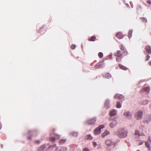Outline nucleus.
I'll return each mask as SVG.
<instances>
[{
  "mask_svg": "<svg viewBox=\"0 0 151 151\" xmlns=\"http://www.w3.org/2000/svg\"><path fill=\"white\" fill-rule=\"evenodd\" d=\"M116 37H117L118 39H122L124 37L123 35L120 32H117L116 34Z\"/></svg>",
  "mask_w": 151,
  "mask_h": 151,
  "instance_id": "1a4fd4ad",
  "label": "nucleus"
},
{
  "mask_svg": "<svg viewBox=\"0 0 151 151\" xmlns=\"http://www.w3.org/2000/svg\"><path fill=\"white\" fill-rule=\"evenodd\" d=\"M135 134L136 135H138L139 136H142L144 135L142 134H139V132L138 131H136L135 132Z\"/></svg>",
  "mask_w": 151,
  "mask_h": 151,
  "instance_id": "c756f323",
  "label": "nucleus"
},
{
  "mask_svg": "<svg viewBox=\"0 0 151 151\" xmlns=\"http://www.w3.org/2000/svg\"><path fill=\"white\" fill-rule=\"evenodd\" d=\"M145 49L149 54H151V48L149 45L146 46Z\"/></svg>",
  "mask_w": 151,
  "mask_h": 151,
  "instance_id": "4468645a",
  "label": "nucleus"
},
{
  "mask_svg": "<svg viewBox=\"0 0 151 151\" xmlns=\"http://www.w3.org/2000/svg\"><path fill=\"white\" fill-rule=\"evenodd\" d=\"M121 107V105L119 102H117L116 107L117 108H119Z\"/></svg>",
  "mask_w": 151,
  "mask_h": 151,
  "instance_id": "7c9ffc66",
  "label": "nucleus"
},
{
  "mask_svg": "<svg viewBox=\"0 0 151 151\" xmlns=\"http://www.w3.org/2000/svg\"><path fill=\"white\" fill-rule=\"evenodd\" d=\"M106 145L108 146H110L114 144L115 143L111 139H108L105 141Z\"/></svg>",
  "mask_w": 151,
  "mask_h": 151,
  "instance_id": "423d86ee",
  "label": "nucleus"
},
{
  "mask_svg": "<svg viewBox=\"0 0 151 151\" xmlns=\"http://www.w3.org/2000/svg\"><path fill=\"white\" fill-rule=\"evenodd\" d=\"M93 145L95 147L97 145V143L96 142H93Z\"/></svg>",
  "mask_w": 151,
  "mask_h": 151,
  "instance_id": "58836bf2",
  "label": "nucleus"
},
{
  "mask_svg": "<svg viewBox=\"0 0 151 151\" xmlns=\"http://www.w3.org/2000/svg\"><path fill=\"white\" fill-rule=\"evenodd\" d=\"M83 151H89V150L86 147L84 148Z\"/></svg>",
  "mask_w": 151,
  "mask_h": 151,
  "instance_id": "e433bc0d",
  "label": "nucleus"
},
{
  "mask_svg": "<svg viewBox=\"0 0 151 151\" xmlns=\"http://www.w3.org/2000/svg\"><path fill=\"white\" fill-rule=\"evenodd\" d=\"M149 63L150 65H151V60L149 62Z\"/></svg>",
  "mask_w": 151,
  "mask_h": 151,
  "instance_id": "c03bdc74",
  "label": "nucleus"
},
{
  "mask_svg": "<svg viewBox=\"0 0 151 151\" xmlns=\"http://www.w3.org/2000/svg\"><path fill=\"white\" fill-rule=\"evenodd\" d=\"M86 138L87 139L91 140L93 139V137L90 134H88L86 136Z\"/></svg>",
  "mask_w": 151,
  "mask_h": 151,
  "instance_id": "a878e982",
  "label": "nucleus"
},
{
  "mask_svg": "<svg viewBox=\"0 0 151 151\" xmlns=\"http://www.w3.org/2000/svg\"><path fill=\"white\" fill-rule=\"evenodd\" d=\"M145 146L148 148L149 150H151L150 144H149L147 142H145Z\"/></svg>",
  "mask_w": 151,
  "mask_h": 151,
  "instance_id": "5701e85b",
  "label": "nucleus"
},
{
  "mask_svg": "<svg viewBox=\"0 0 151 151\" xmlns=\"http://www.w3.org/2000/svg\"><path fill=\"white\" fill-rule=\"evenodd\" d=\"M124 114L126 117L129 118L130 119L131 118L132 114L129 111H126L124 112Z\"/></svg>",
  "mask_w": 151,
  "mask_h": 151,
  "instance_id": "f8f14e48",
  "label": "nucleus"
},
{
  "mask_svg": "<svg viewBox=\"0 0 151 151\" xmlns=\"http://www.w3.org/2000/svg\"><path fill=\"white\" fill-rule=\"evenodd\" d=\"M109 132L107 130L105 131L103 133L102 135V137L104 138L107 135L109 134Z\"/></svg>",
  "mask_w": 151,
  "mask_h": 151,
  "instance_id": "aec40b11",
  "label": "nucleus"
},
{
  "mask_svg": "<svg viewBox=\"0 0 151 151\" xmlns=\"http://www.w3.org/2000/svg\"><path fill=\"white\" fill-rule=\"evenodd\" d=\"M148 139L150 141V142H151V138H150V137H148Z\"/></svg>",
  "mask_w": 151,
  "mask_h": 151,
  "instance_id": "79ce46f5",
  "label": "nucleus"
},
{
  "mask_svg": "<svg viewBox=\"0 0 151 151\" xmlns=\"http://www.w3.org/2000/svg\"><path fill=\"white\" fill-rule=\"evenodd\" d=\"M98 56L100 58H102L103 56V54L102 52H99L98 53Z\"/></svg>",
  "mask_w": 151,
  "mask_h": 151,
  "instance_id": "2f4dec72",
  "label": "nucleus"
},
{
  "mask_svg": "<svg viewBox=\"0 0 151 151\" xmlns=\"http://www.w3.org/2000/svg\"><path fill=\"white\" fill-rule=\"evenodd\" d=\"M65 139H61L59 142V143L60 144H64L66 142Z\"/></svg>",
  "mask_w": 151,
  "mask_h": 151,
  "instance_id": "c85d7f7f",
  "label": "nucleus"
},
{
  "mask_svg": "<svg viewBox=\"0 0 151 151\" xmlns=\"http://www.w3.org/2000/svg\"><path fill=\"white\" fill-rule=\"evenodd\" d=\"M116 61L117 62H120L121 61L122 59V57L116 56Z\"/></svg>",
  "mask_w": 151,
  "mask_h": 151,
  "instance_id": "bb28decb",
  "label": "nucleus"
},
{
  "mask_svg": "<svg viewBox=\"0 0 151 151\" xmlns=\"http://www.w3.org/2000/svg\"><path fill=\"white\" fill-rule=\"evenodd\" d=\"M96 121V118L95 117H93L88 120L86 123L88 125H92L94 124Z\"/></svg>",
  "mask_w": 151,
  "mask_h": 151,
  "instance_id": "7ed1b4c3",
  "label": "nucleus"
},
{
  "mask_svg": "<svg viewBox=\"0 0 151 151\" xmlns=\"http://www.w3.org/2000/svg\"><path fill=\"white\" fill-rule=\"evenodd\" d=\"M117 124L116 121L115 120L111 122L110 124V126L111 128L114 127Z\"/></svg>",
  "mask_w": 151,
  "mask_h": 151,
  "instance_id": "2eb2a0df",
  "label": "nucleus"
},
{
  "mask_svg": "<svg viewBox=\"0 0 151 151\" xmlns=\"http://www.w3.org/2000/svg\"><path fill=\"white\" fill-rule=\"evenodd\" d=\"M60 138V136L58 134H54V137H51L50 140L52 142H54L56 139H59Z\"/></svg>",
  "mask_w": 151,
  "mask_h": 151,
  "instance_id": "0eeeda50",
  "label": "nucleus"
},
{
  "mask_svg": "<svg viewBox=\"0 0 151 151\" xmlns=\"http://www.w3.org/2000/svg\"><path fill=\"white\" fill-rule=\"evenodd\" d=\"M103 63L102 62H100L96 64L94 66V67L96 69H97L100 68H102L103 66Z\"/></svg>",
  "mask_w": 151,
  "mask_h": 151,
  "instance_id": "6e6552de",
  "label": "nucleus"
},
{
  "mask_svg": "<svg viewBox=\"0 0 151 151\" xmlns=\"http://www.w3.org/2000/svg\"><path fill=\"white\" fill-rule=\"evenodd\" d=\"M57 150H58L59 151H62V150L61 147L60 148H57L56 150V151Z\"/></svg>",
  "mask_w": 151,
  "mask_h": 151,
  "instance_id": "4c0bfd02",
  "label": "nucleus"
},
{
  "mask_svg": "<svg viewBox=\"0 0 151 151\" xmlns=\"http://www.w3.org/2000/svg\"><path fill=\"white\" fill-rule=\"evenodd\" d=\"M147 2L149 4H151V1L150 0H148L147 1Z\"/></svg>",
  "mask_w": 151,
  "mask_h": 151,
  "instance_id": "ea45409f",
  "label": "nucleus"
},
{
  "mask_svg": "<svg viewBox=\"0 0 151 151\" xmlns=\"http://www.w3.org/2000/svg\"><path fill=\"white\" fill-rule=\"evenodd\" d=\"M151 120V116H148L144 119V122L145 123H148Z\"/></svg>",
  "mask_w": 151,
  "mask_h": 151,
  "instance_id": "9b49d317",
  "label": "nucleus"
},
{
  "mask_svg": "<svg viewBox=\"0 0 151 151\" xmlns=\"http://www.w3.org/2000/svg\"><path fill=\"white\" fill-rule=\"evenodd\" d=\"M119 47L121 50L120 51H122V52H124V53L126 54H127L128 53L127 51L122 45H121L119 46Z\"/></svg>",
  "mask_w": 151,
  "mask_h": 151,
  "instance_id": "9d476101",
  "label": "nucleus"
},
{
  "mask_svg": "<svg viewBox=\"0 0 151 151\" xmlns=\"http://www.w3.org/2000/svg\"><path fill=\"white\" fill-rule=\"evenodd\" d=\"M103 77L105 78H109L111 77V76L110 74L109 73H106L104 74L103 76Z\"/></svg>",
  "mask_w": 151,
  "mask_h": 151,
  "instance_id": "f3484780",
  "label": "nucleus"
},
{
  "mask_svg": "<svg viewBox=\"0 0 151 151\" xmlns=\"http://www.w3.org/2000/svg\"><path fill=\"white\" fill-rule=\"evenodd\" d=\"M62 150V151H67V148L65 147H61ZM57 151H59L58 150H57Z\"/></svg>",
  "mask_w": 151,
  "mask_h": 151,
  "instance_id": "72a5a7b5",
  "label": "nucleus"
},
{
  "mask_svg": "<svg viewBox=\"0 0 151 151\" xmlns=\"http://www.w3.org/2000/svg\"><path fill=\"white\" fill-rule=\"evenodd\" d=\"M76 47L75 45H72L70 47L71 49L72 50L74 49Z\"/></svg>",
  "mask_w": 151,
  "mask_h": 151,
  "instance_id": "f704fd0d",
  "label": "nucleus"
},
{
  "mask_svg": "<svg viewBox=\"0 0 151 151\" xmlns=\"http://www.w3.org/2000/svg\"><path fill=\"white\" fill-rule=\"evenodd\" d=\"M133 31L132 30H130L129 31L128 33V37L129 38H130L132 36V33Z\"/></svg>",
  "mask_w": 151,
  "mask_h": 151,
  "instance_id": "393cba45",
  "label": "nucleus"
},
{
  "mask_svg": "<svg viewBox=\"0 0 151 151\" xmlns=\"http://www.w3.org/2000/svg\"><path fill=\"white\" fill-rule=\"evenodd\" d=\"M127 132H128L127 130L122 129L119 132L118 136L121 138L125 137L127 136Z\"/></svg>",
  "mask_w": 151,
  "mask_h": 151,
  "instance_id": "f257e3e1",
  "label": "nucleus"
},
{
  "mask_svg": "<svg viewBox=\"0 0 151 151\" xmlns=\"http://www.w3.org/2000/svg\"><path fill=\"white\" fill-rule=\"evenodd\" d=\"M148 103V102L147 100H145L142 102V104L143 105H145L147 104Z\"/></svg>",
  "mask_w": 151,
  "mask_h": 151,
  "instance_id": "473e14b6",
  "label": "nucleus"
},
{
  "mask_svg": "<svg viewBox=\"0 0 151 151\" xmlns=\"http://www.w3.org/2000/svg\"><path fill=\"white\" fill-rule=\"evenodd\" d=\"M28 139H31V137H28Z\"/></svg>",
  "mask_w": 151,
  "mask_h": 151,
  "instance_id": "a18cd8bd",
  "label": "nucleus"
},
{
  "mask_svg": "<svg viewBox=\"0 0 151 151\" xmlns=\"http://www.w3.org/2000/svg\"><path fill=\"white\" fill-rule=\"evenodd\" d=\"M143 90L147 93L149 92L150 89V88L148 87H144L142 88Z\"/></svg>",
  "mask_w": 151,
  "mask_h": 151,
  "instance_id": "4be33fe9",
  "label": "nucleus"
},
{
  "mask_svg": "<svg viewBox=\"0 0 151 151\" xmlns=\"http://www.w3.org/2000/svg\"><path fill=\"white\" fill-rule=\"evenodd\" d=\"M104 126L103 125H101L98 126L94 130V133L95 135H98L99 134L100 132L101 129L104 128Z\"/></svg>",
  "mask_w": 151,
  "mask_h": 151,
  "instance_id": "f03ea898",
  "label": "nucleus"
},
{
  "mask_svg": "<svg viewBox=\"0 0 151 151\" xmlns=\"http://www.w3.org/2000/svg\"><path fill=\"white\" fill-rule=\"evenodd\" d=\"M70 134L72 136L76 137L78 136V134L77 132H72L70 133Z\"/></svg>",
  "mask_w": 151,
  "mask_h": 151,
  "instance_id": "b1692460",
  "label": "nucleus"
},
{
  "mask_svg": "<svg viewBox=\"0 0 151 151\" xmlns=\"http://www.w3.org/2000/svg\"><path fill=\"white\" fill-rule=\"evenodd\" d=\"M142 111H140L136 114L135 117L137 120H140L142 119Z\"/></svg>",
  "mask_w": 151,
  "mask_h": 151,
  "instance_id": "20e7f679",
  "label": "nucleus"
},
{
  "mask_svg": "<svg viewBox=\"0 0 151 151\" xmlns=\"http://www.w3.org/2000/svg\"><path fill=\"white\" fill-rule=\"evenodd\" d=\"M114 98L116 99H124L123 96L121 94H117L115 95L114 96Z\"/></svg>",
  "mask_w": 151,
  "mask_h": 151,
  "instance_id": "ddd939ff",
  "label": "nucleus"
},
{
  "mask_svg": "<svg viewBox=\"0 0 151 151\" xmlns=\"http://www.w3.org/2000/svg\"><path fill=\"white\" fill-rule=\"evenodd\" d=\"M119 66L120 69L124 70H127L128 69V68H127L121 64H119Z\"/></svg>",
  "mask_w": 151,
  "mask_h": 151,
  "instance_id": "6ab92c4d",
  "label": "nucleus"
},
{
  "mask_svg": "<svg viewBox=\"0 0 151 151\" xmlns=\"http://www.w3.org/2000/svg\"><path fill=\"white\" fill-rule=\"evenodd\" d=\"M146 58L145 60V61H148L149 60L150 58V56L147 55L146 56Z\"/></svg>",
  "mask_w": 151,
  "mask_h": 151,
  "instance_id": "c9c22d12",
  "label": "nucleus"
},
{
  "mask_svg": "<svg viewBox=\"0 0 151 151\" xmlns=\"http://www.w3.org/2000/svg\"><path fill=\"white\" fill-rule=\"evenodd\" d=\"M55 129H54V130H53V132H54V131H55Z\"/></svg>",
  "mask_w": 151,
  "mask_h": 151,
  "instance_id": "49530a36",
  "label": "nucleus"
},
{
  "mask_svg": "<svg viewBox=\"0 0 151 151\" xmlns=\"http://www.w3.org/2000/svg\"><path fill=\"white\" fill-rule=\"evenodd\" d=\"M105 106L107 109L110 107L109 101L108 100H107L106 101L105 103Z\"/></svg>",
  "mask_w": 151,
  "mask_h": 151,
  "instance_id": "a211bd4d",
  "label": "nucleus"
},
{
  "mask_svg": "<svg viewBox=\"0 0 151 151\" xmlns=\"http://www.w3.org/2000/svg\"><path fill=\"white\" fill-rule=\"evenodd\" d=\"M96 37L95 36H93L90 37L88 39V40L90 41H95Z\"/></svg>",
  "mask_w": 151,
  "mask_h": 151,
  "instance_id": "412c9836",
  "label": "nucleus"
},
{
  "mask_svg": "<svg viewBox=\"0 0 151 151\" xmlns=\"http://www.w3.org/2000/svg\"><path fill=\"white\" fill-rule=\"evenodd\" d=\"M116 110L115 109H114L110 112V115L111 116H114L116 114Z\"/></svg>",
  "mask_w": 151,
  "mask_h": 151,
  "instance_id": "dca6fc26",
  "label": "nucleus"
},
{
  "mask_svg": "<svg viewBox=\"0 0 151 151\" xmlns=\"http://www.w3.org/2000/svg\"><path fill=\"white\" fill-rule=\"evenodd\" d=\"M43 30V28H41V29H40V30H39V31H39V33H41V32H40V31H41V30Z\"/></svg>",
  "mask_w": 151,
  "mask_h": 151,
  "instance_id": "37998d69",
  "label": "nucleus"
},
{
  "mask_svg": "<svg viewBox=\"0 0 151 151\" xmlns=\"http://www.w3.org/2000/svg\"><path fill=\"white\" fill-rule=\"evenodd\" d=\"M45 148V146L43 145L40 147L38 149L39 151H43Z\"/></svg>",
  "mask_w": 151,
  "mask_h": 151,
  "instance_id": "cd10ccee",
  "label": "nucleus"
},
{
  "mask_svg": "<svg viewBox=\"0 0 151 151\" xmlns=\"http://www.w3.org/2000/svg\"><path fill=\"white\" fill-rule=\"evenodd\" d=\"M35 142L36 143H37L38 144H39L40 142L39 140H36V141Z\"/></svg>",
  "mask_w": 151,
  "mask_h": 151,
  "instance_id": "a19ab883",
  "label": "nucleus"
},
{
  "mask_svg": "<svg viewBox=\"0 0 151 151\" xmlns=\"http://www.w3.org/2000/svg\"><path fill=\"white\" fill-rule=\"evenodd\" d=\"M127 54H126L124 53V52H122V51H117L115 53H114V55L116 56H124L127 55Z\"/></svg>",
  "mask_w": 151,
  "mask_h": 151,
  "instance_id": "39448f33",
  "label": "nucleus"
}]
</instances>
